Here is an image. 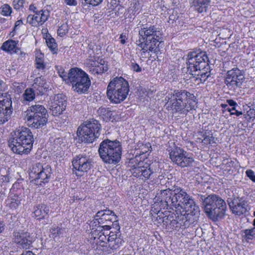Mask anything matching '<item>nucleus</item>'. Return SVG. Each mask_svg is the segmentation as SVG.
Instances as JSON below:
<instances>
[{"label": "nucleus", "instance_id": "obj_51", "mask_svg": "<svg viewBox=\"0 0 255 255\" xmlns=\"http://www.w3.org/2000/svg\"><path fill=\"white\" fill-rule=\"evenodd\" d=\"M226 102L228 105L232 107H236L237 106V103L232 99L227 100Z\"/></svg>", "mask_w": 255, "mask_h": 255}, {"label": "nucleus", "instance_id": "obj_24", "mask_svg": "<svg viewBox=\"0 0 255 255\" xmlns=\"http://www.w3.org/2000/svg\"><path fill=\"white\" fill-rule=\"evenodd\" d=\"M51 171L50 167L46 166L35 179L31 180V182L36 185H42V184L48 182L51 176Z\"/></svg>", "mask_w": 255, "mask_h": 255}, {"label": "nucleus", "instance_id": "obj_54", "mask_svg": "<svg viewBox=\"0 0 255 255\" xmlns=\"http://www.w3.org/2000/svg\"><path fill=\"white\" fill-rule=\"evenodd\" d=\"M120 38L121 39V43L123 44H124L126 43V35H124L123 34H121L120 35Z\"/></svg>", "mask_w": 255, "mask_h": 255}, {"label": "nucleus", "instance_id": "obj_13", "mask_svg": "<svg viewBox=\"0 0 255 255\" xmlns=\"http://www.w3.org/2000/svg\"><path fill=\"white\" fill-rule=\"evenodd\" d=\"M182 212L176 210V214H175V219L173 216H168L163 220L165 224L168 226V228L173 230H179V229H184L186 227V222L187 219L185 213L186 211L185 209H182Z\"/></svg>", "mask_w": 255, "mask_h": 255}, {"label": "nucleus", "instance_id": "obj_10", "mask_svg": "<svg viewBox=\"0 0 255 255\" xmlns=\"http://www.w3.org/2000/svg\"><path fill=\"white\" fill-rule=\"evenodd\" d=\"M102 127L100 122L92 119L81 124L77 130L79 140L85 143H92L101 134Z\"/></svg>", "mask_w": 255, "mask_h": 255}, {"label": "nucleus", "instance_id": "obj_25", "mask_svg": "<svg viewBox=\"0 0 255 255\" xmlns=\"http://www.w3.org/2000/svg\"><path fill=\"white\" fill-rule=\"evenodd\" d=\"M106 235H107L108 241L107 245L108 247L111 249H117L123 243V240L119 237H118V235L116 232L111 231L108 233V231H106Z\"/></svg>", "mask_w": 255, "mask_h": 255}, {"label": "nucleus", "instance_id": "obj_43", "mask_svg": "<svg viewBox=\"0 0 255 255\" xmlns=\"http://www.w3.org/2000/svg\"><path fill=\"white\" fill-rule=\"evenodd\" d=\"M59 75L66 83H68V73L67 74L64 69L61 68L58 71Z\"/></svg>", "mask_w": 255, "mask_h": 255}, {"label": "nucleus", "instance_id": "obj_12", "mask_svg": "<svg viewBox=\"0 0 255 255\" xmlns=\"http://www.w3.org/2000/svg\"><path fill=\"white\" fill-rule=\"evenodd\" d=\"M244 80L242 71L237 68L228 71L226 73L225 84L232 92H237L241 88Z\"/></svg>", "mask_w": 255, "mask_h": 255}, {"label": "nucleus", "instance_id": "obj_30", "mask_svg": "<svg viewBox=\"0 0 255 255\" xmlns=\"http://www.w3.org/2000/svg\"><path fill=\"white\" fill-rule=\"evenodd\" d=\"M194 162V159L192 156L185 151L181 157L180 160L178 162L176 165L181 167H186L192 166Z\"/></svg>", "mask_w": 255, "mask_h": 255}, {"label": "nucleus", "instance_id": "obj_2", "mask_svg": "<svg viewBox=\"0 0 255 255\" xmlns=\"http://www.w3.org/2000/svg\"><path fill=\"white\" fill-rule=\"evenodd\" d=\"M208 61L207 55L204 51H191L187 55V72L198 84L205 82L210 75V72L204 69L208 66Z\"/></svg>", "mask_w": 255, "mask_h": 255}, {"label": "nucleus", "instance_id": "obj_36", "mask_svg": "<svg viewBox=\"0 0 255 255\" xmlns=\"http://www.w3.org/2000/svg\"><path fill=\"white\" fill-rule=\"evenodd\" d=\"M34 88H36L37 86L39 88V91L40 93H43V89L45 90L47 89V85L46 84L45 81L44 80V78L42 77H39L38 78H36L35 80V82L33 85Z\"/></svg>", "mask_w": 255, "mask_h": 255}, {"label": "nucleus", "instance_id": "obj_14", "mask_svg": "<svg viewBox=\"0 0 255 255\" xmlns=\"http://www.w3.org/2000/svg\"><path fill=\"white\" fill-rule=\"evenodd\" d=\"M139 156L136 155L135 158L132 159V163L135 162L131 169V173L133 176L139 177L142 179L147 180L149 179L153 171L150 167H145L143 165L144 162L139 160Z\"/></svg>", "mask_w": 255, "mask_h": 255}, {"label": "nucleus", "instance_id": "obj_52", "mask_svg": "<svg viewBox=\"0 0 255 255\" xmlns=\"http://www.w3.org/2000/svg\"><path fill=\"white\" fill-rule=\"evenodd\" d=\"M29 9L30 11H33L35 13L38 12V11L37 10V7L35 4L34 3L30 5Z\"/></svg>", "mask_w": 255, "mask_h": 255}, {"label": "nucleus", "instance_id": "obj_32", "mask_svg": "<svg viewBox=\"0 0 255 255\" xmlns=\"http://www.w3.org/2000/svg\"><path fill=\"white\" fill-rule=\"evenodd\" d=\"M17 44V42L13 40L6 41L2 44L1 49L10 53H17L19 50Z\"/></svg>", "mask_w": 255, "mask_h": 255}, {"label": "nucleus", "instance_id": "obj_57", "mask_svg": "<svg viewBox=\"0 0 255 255\" xmlns=\"http://www.w3.org/2000/svg\"><path fill=\"white\" fill-rule=\"evenodd\" d=\"M231 115H236L237 116H240L243 115V112L242 111H238L237 110L235 111V112H231Z\"/></svg>", "mask_w": 255, "mask_h": 255}, {"label": "nucleus", "instance_id": "obj_56", "mask_svg": "<svg viewBox=\"0 0 255 255\" xmlns=\"http://www.w3.org/2000/svg\"><path fill=\"white\" fill-rule=\"evenodd\" d=\"M22 24H23V22L21 20H18L16 21V22L15 23L14 30H15L18 26H20V25H21Z\"/></svg>", "mask_w": 255, "mask_h": 255}, {"label": "nucleus", "instance_id": "obj_45", "mask_svg": "<svg viewBox=\"0 0 255 255\" xmlns=\"http://www.w3.org/2000/svg\"><path fill=\"white\" fill-rule=\"evenodd\" d=\"M87 3H89L93 6L99 4L103 0H85Z\"/></svg>", "mask_w": 255, "mask_h": 255}, {"label": "nucleus", "instance_id": "obj_53", "mask_svg": "<svg viewBox=\"0 0 255 255\" xmlns=\"http://www.w3.org/2000/svg\"><path fill=\"white\" fill-rule=\"evenodd\" d=\"M6 85L5 83L2 80H0V92L4 91Z\"/></svg>", "mask_w": 255, "mask_h": 255}, {"label": "nucleus", "instance_id": "obj_59", "mask_svg": "<svg viewBox=\"0 0 255 255\" xmlns=\"http://www.w3.org/2000/svg\"><path fill=\"white\" fill-rule=\"evenodd\" d=\"M99 111L101 114H104V113L106 112V109L105 108L102 107L99 108Z\"/></svg>", "mask_w": 255, "mask_h": 255}, {"label": "nucleus", "instance_id": "obj_27", "mask_svg": "<svg viewBox=\"0 0 255 255\" xmlns=\"http://www.w3.org/2000/svg\"><path fill=\"white\" fill-rule=\"evenodd\" d=\"M189 2L196 10L201 13L206 11L210 0H190Z\"/></svg>", "mask_w": 255, "mask_h": 255}, {"label": "nucleus", "instance_id": "obj_63", "mask_svg": "<svg viewBox=\"0 0 255 255\" xmlns=\"http://www.w3.org/2000/svg\"><path fill=\"white\" fill-rule=\"evenodd\" d=\"M4 21H5L4 18L0 17V23L4 22Z\"/></svg>", "mask_w": 255, "mask_h": 255}, {"label": "nucleus", "instance_id": "obj_18", "mask_svg": "<svg viewBox=\"0 0 255 255\" xmlns=\"http://www.w3.org/2000/svg\"><path fill=\"white\" fill-rule=\"evenodd\" d=\"M49 108L54 116H59L66 107V99L65 96L62 94L55 95L49 102Z\"/></svg>", "mask_w": 255, "mask_h": 255}, {"label": "nucleus", "instance_id": "obj_34", "mask_svg": "<svg viewBox=\"0 0 255 255\" xmlns=\"http://www.w3.org/2000/svg\"><path fill=\"white\" fill-rule=\"evenodd\" d=\"M44 168L40 163L34 164L30 169L29 176L31 179H35Z\"/></svg>", "mask_w": 255, "mask_h": 255}, {"label": "nucleus", "instance_id": "obj_6", "mask_svg": "<svg viewBox=\"0 0 255 255\" xmlns=\"http://www.w3.org/2000/svg\"><path fill=\"white\" fill-rule=\"evenodd\" d=\"M139 38L136 41L137 45L143 53L148 51L155 52L156 44L162 38V32L160 28L155 25L146 26L138 31Z\"/></svg>", "mask_w": 255, "mask_h": 255}, {"label": "nucleus", "instance_id": "obj_3", "mask_svg": "<svg viewBox=\"0 0 255 255\" xmlns=\"http://www.w3.org/2000/svg\"><path fill=\"white\" fill-rule=\"evenodd\" d=\"M168 98V108L173 113L187 114L197 107L195 96L184 90H175L166 97Z\"/></svg>", "mask_w": 255, "mask_h": 255}, {"label": "nucleus", "instance_id": "obj_15", "mask_svg": "<svg viewBox=\"0 0 255 255\" xmlns=\"http://www.w3.org/2000/svg\"><path fill=\"white\" fill-rule=\"evenodd\" d=\"M88 53L89 59L87 60L86 65L89 71L92 74H100L107 71L108 67L105 61L102 59L100 61H97L98 57L95 54L92 55L93 53V50H89Z\"/></svg>", "mask_w": 255, "mask_h": 255}, {"label": "nucleus", "instance_id": "obj_23", "mask_svg": "<svg viewBox=\"0 0 255 255\" xmlns=\"http://www.w3.org/2000/svg\"><path fill=\"white\" fill-rule=\"evenodd\" d=\"M96 216H102L103 217V219H105V222L108 223H112V225H116V229L117 231H120V226L117 224V216L114 213L110 210H101L99 211L97 214Z\"/></svg>", "mask_w": 255, "mask_h": 255}, {"label": "nucleus", "instance_id": "obj_44", "mask_svg": "<svg viewBox=\"0 0 255 255\" xmlns=\"http://www.w3.org/2000/svg\"><path fill=\"white\" fill-rule=\"evenodd\" d=\"M24 2V0H13V7L16 9H19L22 6Z\"/></svg>", "mask_w": 255, "mask_h": 255}, {"label": "nucleus", "instance_id": "obj_9", "mask_svg": "<svg viewBox=\"0 0 255 255\" xmlns=\"http://www.w3.org/2000/svg\"><path fill=\"white\" fill-rule=\"evenodd\" d=\"M47 113L43 106L35 104L29 107L24 113V120L29 127L38 128L46 125Z\"/></svg>", "mask_w": 255, "mask_h": 255}, {"label": "nucleus", "instance_id": "obj_7", "mask_svg": "<svg viewBox=\"0 0 255 255\" xmlns=\"http://www.w3.org/2000/svg\"><path fill=\"white\" fill-rule=\"evenodd\" d=\"M129 91L128 81L122 77H117L109 83L107 95L112 103L119 104L126 99Z\"/></svg>", "mask_w": 255, "mask_h": 255}, {"label": "nucleus", "instance_id": "obj_33", "mask_svg": "<svg viewBox=\"0 0 255 255\" xmlns=\"http://www.w3.org/2000/svg\"><path fill=\"white\" fill-rule=\"evenodd\" d=\"M44 55L40 53L37 52L36 54L35 65L36 68L42 72H43L45 69L46 65L44 62Z\"/></svg>", "mask_w": 255, "mask_h": 255}, {"label": "nucleus", "instance_id": "obj_21", "mask_svg": "<svg viewBox=\"0 0 255 255\" xmlns=\"http://www.w3.org/2000/svg\"><path fill=\"white\" fill-rule=\"evenodd\" d=\"M228 204L232 213L237 215H243L248 211L247 202L242 198H234L228 201Z\"/></svg>", "mask_w": 255, "mask_h": 255}, {"label": "nucleus", "instance_id": "obj_40", "mask_svg": "<svg viewBox=\"0 0 255 255\" xmlns=\"http://www.w3.org/2000/svg\"><path fill=\"white\" fill-rule=\"evenodd\" d=\"M0 13L2 15H4V16L9 15L10 14V13H11V7L9 5L6 4L3 5L1 7Z\"/></svg>", "mask_w": 255, "mask_h": 255}, {"label": "nucleus", "instance_id": "obj_47", "mask_svg": "<svg viewBox=\"0 0 255 255\" xmlns=\"http://www.w3.org/2000/svg\"><path fill=\"white\" fill-rule=\"evenodd\" d=\"M99 225H109L108 223L107 222H105V219H103V217L102 216H96Z\"/></svg>", "mask_w": 255, "mask_h": 255}, {"label": "nucleus", "instance_id": "obj_48", "mask_svg": "<svg viewBox=\"0 0 255 255\" xmlns=\"http://www.w3.org/2000/svg\"><path fill=\"white\" fill-rule=\"evenodd\" d=\"M246 174L247 175V176L251 179L252 180L254 177L255 176V173L254 172L251 170V169H249V170H247L246 171Z\"/></svg>", "mask_w": 255, "mask_h": 255}, {"label": "nucleus", "instance_id": "obj_26", "mask_svg": "<svg viewBox=\"0 0 255 255\" xmlns=\"http://www.w3.org/2000/svg\"><path fill=\"white\" fill-rule=\"evenodd\" d=\"M49 208L45 204H38L34 206L33 213L38 219H42L48 215Z\"/></svg>", "mask_w": 255, "mask_h": 255}, {"label": "nucleus", "instance_id": "obj_4", "mask_svg": "<svg viewBox=\"0 0 255 255\" xmlns=\"http://www.w3.org/2000/svg\"><path fill=\"white\" fill-rule=\"evenodd\" d=\"M33 142V135L30 129L22 127L11 133L8 145L15 153L28 154L32 148Z\"/></svg>", "mask_w": 255, "mask_h": 255}, {"label": "nucleus", "instance_id": "obj_39", "mask_svg": "<svg viewBox=\"0 0 255 255\" xmlns=\"http://www.w3.org/2000/svg\"><path fill=\"white\" fill-rule=\"evenodd\" d=\"M50 232L54 237H56L57 236H62L65 233V231L64 229L54 226L51 228Z\"/></svg>", "mask_w": 255, "mask_h": 255}, {"label": "nucleus", "instance_id": "obj_29", "mask_svg": "<svg viewBox=\"0 0 255 255\" xmlns=\"http://www.w3.org/2000/svg\"><path fill=\"white\" fill-rule=\"evenodd\" d=\"M6 205L10 210H16L21 203V199L17 195L10 194L5 201Z\"/></svg>", "mask_w": 255, "mask_h": 255}, {"label": "nucleus", "instance_id": "obj_50", "mask_svg": "<svg viewBox=\"0 0 255 255\" xmlns=\"http://www.w3.org/2000/svg\"><path fill=\"white\" fill-rule=\"evenodd\" d=\"M66 32H67L66 30L63 28L62 26L59 27L57 30L58 34L60 35L61 36H62L64 35H65L66 34Z\"/></svg>", "mask_w": 255, "mask_h": 255}, {"label": "nucleus", "instance_id": "obj_16", "mask_svg": "<svg viewBox=\"0 0 255 255\" xmlns=\"http://www.w3.org/2000/svg\"><path fill=\"white\" fill-rule=\"evenodd\" d=\"M72 164L76 170V174L81 176L83 173L87 172L91 168L92 160L89 156L80 154L73 159Z\"/></svg>", "mask_w": 255, "mask_h": 255}, {"label": "nucleus", "instance_id": "obj_38", "mask_svg": "<svg viewBox=\"0 0 255 255\" xmlns=\"http://www.w3.org/2000/svg\"><path fill=\"white\" fill-rule=\"evenodd\" d=\"M46 42L48 48L53 53H57L58 50L57 44L55 40L52 37H48L46 39Z\"/></svg>", "mask_w": 255, "mask_h": 255}, {"label": "nucleus", "instance_id": "obj_58", "mask_svg": "<svg viewBox=\"0 0 255 255\" xmlns=\"http://www.w3.org/2000/svg\"><path fill=\"white\" fill-rule=\"evenodd\" d=\"M4 224L2 221L0 220V233L4 230Z\"/></svg>", "mask_w": 255, "mask_h": 255}, {"label": "nucleus", "instance_id": "obj_61", "mask_svg": "<svg viewBox=\"0 0 255 255\" xmlns=\"http://www.w3.org/2000/svg\"><path fill=\"white\" fill-rule=\"evenodd\" d=\"M148 145H150V144L149 143H148L147 144V150H144V151H142L143 153L144 152H146L148 150H149V148H150L151 146H148Z\"/></svg>", "mask_w": 255, "mask_h": 255}, {"label": "nucleus", "instance_id": "obj_5", "mask_svg": "<svg viewBox=\"0 0 255 255\" xmlns=\"http://www.w3.org/2000/svg\"><path fill=\"white\" fill-rule=\"evenodd\" d=\"M197 199L202 202L207 216L213 221L223 218L227 210L225 201L219 196L211 194L207 196L198 194Z\"/></svg>", "mask_w": 255, "mask_h": 255}, {"label": "nucleus", "instance_id": "obj_19", "mask_svg": "<svg viewBox=\"0 0 255 255\" xmlns=\"http://www.w3.org/2000/svg\"><path fill=\"white\" fill-rule=\"evenodd\" d=\"M13 241L17 247L23 249H29L34 241V238L27 232H14Z\"/></svg>", "mask_w": 255, "mask_h": 255}, {"label": "nucleus", "instance_id": "obj_8", "mask_svg": "<svg viewBox=\"0 0 255 255\" xmlns=\"http://www.w3.org/2000/svg\"><path fill=\"white\" fill-rule=\"evenodd\" d=\"M98 151L105 163L116 164L121 158L122 149L120 142L117 140L106 139L100 143Z\"/></svg>", "mask_w": 255, "mask_h": 255}, {"label": "nucleus", "instance_id": "obj_60", "mask_svg": "<svg viewBox=\"0 0 255 255\" xmlns=\"http://www.w3.org/2000/svg\"><path fill=\"white\" fill-rule=\"evenodd\" d=\"M234 163V161H233L232 160H230V161L229 162H227L226 164H229V166H233Z\"/></svg>", "mask_w": 255, "mask_h": 255}, {"label": "nucleus", "instance_id": "obj_1", "mask_svg": "<svg viewBox=\"0 0 255 255\" xmlns=\"http://www.w3.org/2000/svg\"><path fill=\"white\" fill-rule=\"evenodd\" d=\"M157 194L160 202L165 203L167 207H174L177 210L185 209L195 214L198 211L199 207L192 197L181 187H175L173 191L169 188L161 190Z\"/></svg>", "mask_w": 255, "mask_h": 255}, {"label": "nucleus", "instance_id": "obj_55", "mask_svg": "<svg viewBox=\"0 0 255 255\" xmlns=\"http://www.w3.org/2000/svg\"><path fill=\"white\" fill-rule=\"evenodd\" d=\"M62 139L61 138H58L54 140V143L55 145H56L57 146H59V145L61 144V142H62Z\"/></svg>", "mask_w": 255, "mask_h": 255}, {"label": "nucleus", "instance_id": "obj_37", "mask_svg": "<svg viewBox=\"0 0 255 255\" xmlns=\"http://www.w3.org/2000/svg\"><path fill=\"white\" fill-rule=\"evenodd\" d=\"M35 97V94L34 91L32 88L26 89L22 95L23 100L28 102L33 101Z\"/></svg>", "mask_w": 255, "mask_h": 255}, {"label": "nucleus", "instance_id": "obj_49", "mask_svg": "<svg viewBox=\"0 0 255 255\" xmlns=\"http://www.w3.org/2000/svg\"><path fill=\"white\" fill-rule=\"evenodd\" d=\"M246 174L247 175V176L251 179L252 180L254 177L255 176V173L254 172L251 170V169H249V170H247L246 171Z\"/></svg>", "mask_w": 255, "mask_h": 255}, {"label": "nucleus", "instance_id": "obj_22", "mask_svg": "<svg viewBox=\"0 0 255 255\" xmlns=\"http://www.w3.org/2000/svg\"><path fill=\"white\" fill-rule=\"evenodd\" d=\"M49 16V11L40 10L34 15L29 14L27 17V21L33 26L42 25Z\"/></svg>", "mask_w": 255, "mask_h": 255}, {"label": "nucleus", "instance_id": "obj_41", "mask_svg": "<svg viewBox=\"0 0 255 255\" xmlns=\"http://www.w3.org/2000/svg\"><path fill=\"white\" fill-rule=\"evenodd\" d=\"M203 137V139L202 140V142L204 144H212L215 142L214 137L212 135L204 134Z\"/></svg>", "mask_w": 255, "mask_h": 255}, {"label": "nucleus", "instance_id": "obj_35", "mask_svg": "<svg viewBox=\"0 0 255 255\" xmlns=\"http://www.w3.org/2000/svg\"><path fill=\"white\" fill-rule=\"evenodd\" d=\"M243 240L249 242L255 238V227L242 231Z\"/></svg>", "mask_w": 255, "mask_h": 255}, {"label": "nucleus", "instance_id": "obj_20", "mask_svg": "<svg viewBox=\"0 0 255 255\" xmlns=\"http://www.w3.org/2000/svg\"><path fill=\"white\" fill-rule=\"evenodd\" d=\"M92 248L98 249L100 247H108V238L106 231H91L88 240Z\"/></svg>", "mask_w": 255, "mask_h": 255}, {"label": "nucleus", "instance_id": "obj_64", "mask_svg": "<svg viewBox=\"0 0 255 255\" xmlns=\"http://www.w3.org/2000/svg\"><path fill=\"white\" fill-rule=\"evenodd\" d=\"M251 180H252L254 182H255V175Z\"/></svg>", "mask_w": 255, "mask_h": 255}, {"label": "nucleus", "instance_id": "obj_42", "mask_svg": "<svg viewBox=\"0 0 255 255\" xmlns=\"http://www.w3.org/2000/svg\"><path fill=\"white\" fill-rule=\"evenodd\" d=\"M130 67L134 72H140L141 71V68L138 64L135 63L134 59L131 60Z\"/></svg>", "mask_w": 255, "mask_h": 255}, {"label": "nucleus", "instance_id": "obj_17", "mask_svg": "<svg viewBox=\"0 0 255 255\" xmlns=\"http://www.w3.org/2000/svg\"><path fill=\"white\" fill-rule=\"evenodd\" d=\"M12 102L9 95H0V125L3 124L10 119L11 113Z\"/></svg>", "mask_w": 255, "mask_h": 255}, {"label": "nucleus", "instance_id": "obj_31", "mask_svg": "<svg viewBox=\"0 0 255 255\" xmlns=\"http://www.w3.org/2000/svg\"><path fill=\"white\" fill-rule=\"evenodd\" d=\"M184 152L185 150L183 149L175 147L170 151L169 153V158L174 163L177 164L178 162L180 160L181 157Z\"/></svg>", "mask_w": 255, "mask_h": 255}, {"label": "nucleus", "instance_id": "obj_28", "mask_svg": "<svg viewBox=\"0 0 255 255\" xmlns=\"http://www.w3.org/2000/svg\"><path fill=\"white\" fill-rule=\"evenodd\" d=\"M98 222V220L96 216L92 220L90 221L89 225L92 231H96L97 232L103 231H109L111 229V225L100 226L99 223Z\"/></svg>", "mask_w": 255, "mask_h": 255}, {"label": "nucleus", "instance_id": "obj_46", "mask_svg": "<svg viewBox=\"0 0 255 255\" xmlns=\"http://www.w3.org/2000/svg\"><path fill=\"white\" fill-rule=\"evenodd\" d=\"M67 5L69 6H76L77 4L76 0H64Z\"/></svg>", "mask_w": 255, "mask_h": 255}, {"label": "nucleus", "instance_id": "obj_62", "mask_svg": "<svg viewBox=\"0 0 255 255\" xmlns=\"http://www.w3.org/2000/svg\"><path fill=\"white\" fill-rule=\"evenodd\" d=\"M221 107H222L223 108L226 109V108H227V107H228V105H227V104H222L221 105Z\"/></svg>", "mask_w": 255, "mask_h": 255}, {"label": "nucleus", "instance_id": "obj_11", "mask_svg": "<svg viewBox=\"0 0 255 255\" xmlns=\"http://www.w3.org/2000/svg\"><path fill=\"white\" fill-rule=\"evenodd\" d=\"M68 83L72 86L73 90L78 93H85L91 85L88 75L78 68H72L68 72Z\"/></svg>", "mask_w": 255, "mask_h": 255}]
</instances>
